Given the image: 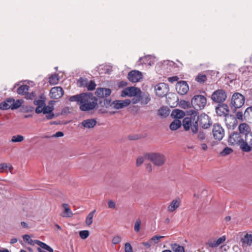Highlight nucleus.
I'll return each mask as SVG.
<instances>
[{
  "mask_svg": "<svg viewBox=\"0 0 252 252\" xmlns=\"http://www.w3.org/2000/svg\"><path fill=\"white\" fill-rule=\"evenodd\" d=\"M70 102H76L82 111H89L97 107V99L91 93H85L69 97Z\"/></svg>",
  "mask_w": 252,
  "mask_h": 252,
  "instance_id": "1",
  "label": "nucleus"
},
{
  "mask_svg": "<svg viewBox=\"0 0 252 252\" xmlns=\"http://www.w3.org/2000/svg\"><path fill=\"white\" fill-rule=\"evenodd\" d=\"M197 112L192 113L189 117H186L183 120V126L186 130L189 129L190 127L193 133H196L198 130Z\"/></svg>",
  "mask_w": 252,
  "mask_h": 252,
  "instance_id": "2",
  "label": "nucleus"
},
{
  "mask_svg": "<svg viewBox=\"0 0 252 252\" xmlns=\"http://www.w3.org/2000/svg\"><path fill=\"white\" fill-rule=\"evenodd\" d=\"M145 158L150 160L155 165L157 166L163 165L166 161L165 156L158 153H152L146 154Z\"/></svg>",
  "mask_w": 252,
  "mask_h": 252,
  "instance_id": "3",
  "label": "nucleus"
},
{
  "mask_svg": "<svg viewBox=\"0 0 252 252\" xmlns=\"http://www.w3.org/2000/svg\"><path fill=\"white\" fill-rule=\"evenodd\" d=\"M191 103L195 110H202L206 105L207 99L204 95H195L192 98Z\"/></svg>",
  "mask_w": 252,
  "mask_h": 252,
  "instance_id": "4",
  "label": "nucleus"
},
{
  "mask_svg": "<svg viewBox=\"0 0 252 252\" xmlns=\"http://www.w3.org/2000/svg\"><path fill=\"white\" fill-rule=\"evenodd\" d=\"M130 100L128 99L124 100H116L112 102L110 100L104 99V104L106 107L110 105L116 109H120L126 107L130 104Z\"/></svg>",
  "mask_w": 252,
  "mask_h": 252,
  "instance_id": "5",
  "label": "nucleus"
},
{
  "mask_svg": "<svg viewBox=\"0 0 252 252\" xmlns=\"http://www.w3.org/2000/svg\"><path fill=\"white\" fill-rule=\"evenodd\" d=\"M21 105V102L19 100L15 101L13 98H8L0 104V109L7 110L10 108L13 110L19 108Z\"/></svg>",
  "mask_w": 252,
  "mask_h": 252,
  "instance_id": "6",
  "label": "nucleus"
},
{
  "mask_svg": "<svg viewBox=\"0 0 252 252\" xmlns=\"http://www.w3.org/2000/svg\"><path fill=\"white\" fill-rule=\"evenodd\" d=\"M245 97L239 93H235L233 94L231 98V104L232 107H234V110L236 109L241 108L245 103Z\"/></svg>",
  "mask_w": 252,
  "mask_h": 252,
  "instance_id": "7",
  "label": "nucleus"
},
{
  "mask_svg": "<svg viewBox=\"0 0 252 252\" xmlns=\"http://www.w3.org/2000/svg\"><path fill=\"white\" fill-rule=\"evenodd\" d=\"M241 149L244 152H250L252 149V133L247 134L241 142Z\"/></svg>",
  "mask_w": 252,
  "mask_h": 252,
  "instance_id": "8",
  "label": "nucleus"
},
{
  "mask_svg": "<svg viewBox=\"0 0 252 252\" xmlns=\"http://www.w3.org/2000/svg\"><path fill=\"white\" fill-rule=\"evenodd\" d=\"M197 117L198 118V123H199L200 126L203 128H208L212 125L210 118L206 114L203 113L198 116L197 113Z\"/></svg>",
  "mask_w": 252,
  "mask_h": 252,
  "instance_id": "9",
  "label": "nucleus"
},
{
  "mask_svg": "<svg viewBox=\"0 0 252 252\" xmlns=\"http://www.w3.org/2000/svg\"><path fill=\"white\" fill-rule=\"evenodd\" d=\"M211 98L213 101L221 103L226 99V94L223 90H218L213 93Z\"/></svg>",
  "mask_w": 252,
  "mask_h": 252,
  "instance_id": "10",
  "label": "nucleus"
},
{
  "mask_svg": "<svg viewBox=\"0 0 252 252\" xmlns=\"http://www.w3.org/2000/svg\"><path fill=\"white\" fill-rule=\"evenodd\" d=\"M141 93V90L137 88L133 87H127L122 92L121 96L122 97L126 96H136L140 94Z\"/></svg>",
  "mask_w": 252,
  "mask_h": 252,
  "instance_id": "11",
  "label": "nucleus"
},
{
  "mask_svg": "<svg viewBox=\"0 0 252 252\" xmlns=\"http://www.w3.org/2000/svg\"><path fill=\"white\" fill-rule=\"evenodd\" d=\"M23 238L24 242L26 243H28L31 245H34L35 244H36L37 245L40 246L42 248L48 251L49 252H53V250L51 248H50L49 246H48L47 245H46V244H45L43 242H41L38 240L33 241L31 239V237H23Z\"/></svg>",
  "mask_w": 252,
  "mask_h": 252,
  "instance_id": "12",
  "label": "nucleus"
},
{
  "mask_svg": "<svg viewBox=\"0 0 252 252\" xmlns=\"http://www.w3.org/2000/svg\"><path fill=\"white\" fill-rule=\"evenodd\" d=\"M155 90L156 95L159 97H162L167 94L168 91V88L166 84L162 83L156 85Z\"/></svg>",
  "mask_w": 252,
  "mask_h": 252,
  "instance_id": "13",
  "label": "nucleus"
},
{
  "mask_svg": "<svg viewBox=\"0 0 252 252\" xmlns=\"http://www.w3.org/2000/svg\"><path fill=\"white\" fill-rule=\"evenodd\" d=\"M213 134L216 139L220 140L224 135V129L220 125H214L213 128Z\"/></svg>",
  "mask_w": 252,
  "mask_h": 252,
  "instance_id": "14",
  "label": "nucleus"
},
{
  "mask_svg": "<svg viewBox=\"0 0 252 252\" xmlns=\"http://www.w3.org/2000/svg\"><path fill=\"white\" fill-rule=\"evenodd\" d=\"M128 79L132 82H138L143 78L142 73L138 70H132L130 71L127 76Z\"/></svg>",
  "mask_w": 252,
  "mask_h": 252,
  "instance_id": "15",
  "label": "nucleus"
},
{
  "mask_svg": "<svg viewBox=\"0 0 252 252\" xmlns=\"http://www.w3.org/2000/svg\"><path fill=\"white\" fill-rule=\"evenodd\" d=\"M176 90L179 94L184 95L188 92L189 87L186 81H182L176 84Z\"/></svg>",
  "mask_w": 252,
  "mask_h": 252,
  "instance_id": "16",
  "label": "nucleus"
},
{
  "mask_svg": "<svg viewBox=\"0 0 252 252\" xmlns=\"http://www.w3.org/2000/svg\"><path fill=\"white\" fill-rule=\"evenodd\" d=\"M243 139L241 138L240 134L237 132H233L231 134L228 138V142L230 144H238L241 148V144Z\"/></svg>",
  "mask_w": 252,
  "mask_h": 252,
  "instance_id": "17",
  "label": "nucleus"
},
{
  "mask_svg": "<svg viewBox=\"0 0 252 252\" xmlns=\"http://www.w3.org/2000/svg\"><path fill=\"white\" fill-rule=\"evenodd\" d=\"M64 92L61 87H55L52 88L50 92V96L52 99H58L63 94Z\"/></svg>",
  "mask_w": 252,
  "mask_h": 252,
  "instance_id": "18",
  "label": "nucleus"
},
{
  "mask_svg": "<svg viewBox=\"0 0 252 252\" xmlns=\"http://www.w3.org/2000/svg\"><path fill=\"white\" fill-rule=\"evenodd\" d=\"M216 111L218 115L226 117L229 114L228 107L225 104L219 105V106L216 107Z\"/></svg>",
  "mask_w": 252,
  "mask_h": 252,
  "instance_id": "19",
  "label": "nucleus"
},
{
  "mask_svg": "<svg viewBox=\"0 0 252 252\" xmlns=\"http://www.w3.org/2000/svg\"><path fill=\"white\" fill-rule=\"evenodd\" d=\"M111 93V90L108 88H98L95 91V94L101 98L109 96Z\"/></svg>",
  "mask_w": 252,
  "mask_h": 252,
  "instance_id": "20",
  "label": "nucleus"
},
{
  "mask_svg": "<svg viewBox=\"0 0 252 252\" xmlns=\"http://www.w3.org/2000/svg\"><path fill=\"white\" fill-rule=\"evenodd\" d=\"M180 204L181 200L179 198L173 199L167 208L168 211L169 212H173L180 206Z\"/></svg>",
  "mask_w": 252,
  "mask_h": 252,
  "instance_id": "21",
  "label": "nucleus"
},
{
  "mask_svg": "<svg viewBox=\"0 0 252 252\" xmlns=\"http://www.w3.org/2000/svg\"><path fill=\"white\" fill-rule=\"evenodd\" d=\"M152 58L153 57L150 55H148L144 57H141L137 62V64L139 65L148 64L151 66L154 64V62L152 61Z\"/></svg>",
  "mask_w": 252,
  "mask_h": 252,
  "instance_id": "22",
  "label": "nucleus"
},
{
  "mask_svg": "<svg viewBox=\"0 0 252 252\" xmlns=\"http://www.w3.org/2000/svg\"><path fill=\"white\" fill-rule=\"evenodd\" d=\"M63 211L62 213V216L63 217L71 218L73 216V213L67 204L63 203L62 204Z\"/></svg>",
  "mask_w": 252,
  "mask_h": 252,
  "instance_id": "23",
  "label": "nucleus"
},
{
  "mask_svg": "<svg viewBox=\"0 0 252 252\" xmlns=\"http://www.w3.org/2000/svg\"><path fill=\"white\" fill-rule=\"evenodd\" d=\"M239 129L241 133L244 134L245 136L247 134H250L251 129L249 126L246 123L241 124L239 126Z\"/></svg>",
  "mask_w": 252,
  "mask_h": 252,
  "instance_id": "24",
  "label": "nucleus"
},
{
  "mask_svg": "<svg viewBox=\"0 0 252 252\" xmlns=\"http://www.w3.org/2000/svg\"><path fill=\"white\" fill-rule=\"evenodd\" d=\"M81 124L84 127L90 128L94 127L95 126L96 122L93 119H87L84 120Z\"/></svg>",
  "mask_w": 252,
  "mask_h": 252,
  "instance_id": "25",
  "label": "nucleus"
},
{
  "mask_svg": "<svg viewBox=\"0 0 252 252\" xmlns=\"http://www.w3.org/2000/svg\"><path fill=\"white\" fill-rule=\"evenodd\" d=\"M185 115V112L179 109H175L171 113V116L175 119L183 118Z\"/></svg>",
  "mask_w": 252,
  "mask_h": 252,
  "instance_id": "26",
  "label": "nucleus"
},
{
  "mask_svg": "<svg viewBox=\"0 0 252 252\" xmlns=\"http://www.w3.org/2000/svg\"><path fill=\"white\" fill-rule=\"evenodd\" d=\"M182 123L181 121L179 120L175 119L174 121L171 123L170 125V128L172 130H175L180 127Z\"/></svg>",
  "mask_w": 252,
  "mask_h": 252,
  "instance_id": "27",
  "label": "nucleus"
},
{
  "mask_svg": "<svg viewBox=\"0 0 252 252\" xmlns=\"http://www.w3.org/2000/svg\"><path fill=\"white\" fill-rule=\"evenodd\" d=\"M29 90V87L26 85H23L20 86L17 89V93L19 94H26Z\"/></svg>",
  "mask_w": 252,
  "mask_h": 252,
  "instance_id": "28",
  "label": "nucleus"
},
{
  "mask_svg": "<svg viewBox=\"0 0 252 252\" xmlns=\"http://www.w3.org/2000/svg\"><path fill=\"white\" fill-rule=\"evenodd\" d=\"M169 110L166 107H162L158 110V114L162 117L165 118L169 114Z\"/></svg>",
  "mask_w": 252,
  "mask_h": 252,
  "instance_id": "29",
  "label": "nucleus"
},
{
  "mask_svg": "<svg viewBox=\"0 0 252 252\" xmlns=\"http://www.w3.org/2000/svg\"><path fill=\"white\" fill-rule=\"evenodd\" d=\"M171 248L174 252H185V249L183 246L176 243L171 244Z\"/></svg>",
  "mask_w": 252,
  "mask_h": 252,
  "instance_id": "30",
  "label": "nucleus"
},
{
  "mask_svg": "<svg viewBox=\"0 0 252 252\" xmlns=\"http://www.w3.org/2000/svg\"><path fill=\"white\" fill-rule=\"evenodd\" d=\"M95 211L96 210H94L93 211L90 212L86 217L85 223L87 225L89 226L92 224L93 217Z\"/></svg>",
  "mask_w": 252,
  "mask_h": 252,
  "instance_id": "31",
  "label": "nucleus"
},
{
  "mask_svg": "<svg viewBox=\"0 0 252 252\" xmlns=\"http://www.w3.org/2000/svg\"><path fill=\"white\" fill-rule=\"evenodd\" d=\"M59 78L57 74L52 75L49 78V82L51 85H56L58 83Z\"/></svg>",
  "mask_w": 252,
  "mask_h": 252,
  "instance_id": "32",
  "label": "nucleus"
},
{
  "mask_svg": "<svg viewBox=\"0 0 252 252\" xmlns=\"http://www.w3.org/2000/svg\"><path fill=\"white\" fill-rule=\"evenodd\" d=\"M241 242L244 247L250 246L252 243V237H242Z\"/></svg>",
  "mask_w": 252,
  "mask_h": 252,
  "instance_id": "33",
  "label": "nucleus"
},
{
  "mask_svg": "<svg viewBox=\"0 0 252 252\" xmlns=\"http://www.w3.org/2000/svg\"><path fill=\"white\" fill-rule=\"evenodd\" d=\"M141 103L142 104H147L151 101L150 95L148 94H143L141 98Z\"/></svg>",
  "mask_w": 252,
  "mask_h": 252,
  "instance_id": "34",
  "label": "nucleus"
},
{
  "mask_svg": "<svg viewBox=\"0 0 252 252\" xmlns=\"http://www.w3.org/2000/svg\"><path fill=\"white\" fill-rule=\"evenodd\" d=\"M24 137L21 135H17L13 136L11 138V141L12 142H20L24 140Z\"/></svg>",
  "mask_w": 252,
  "mask_h": 252,
  "instance_id": "35",
  "label": "nucleus"
},
{
  "mask_svg": "<svg viewBox=\"0 0 252 252\" xmlns=\"http://www.w3.org/2000/svg\"><path fill=\"white\" fill-rule=\"evenodd\" d=\"M88 80L87 78H80L77 83L79 87H87L88 84Z\"/></svg>",
  "mask_w": 252,
  "mask_h": 252,
  "instance_id": "36",
  "label": "nucleus"
},
{
  "mask_svg": "<svg viewBox=\"0 0 252 252\" xmlns=\"http://www.w3.org/2000/svg\"><path fill=\"white\" fill-rule=\"evenodd\" d=\"M233 150L229 147H225L220 153L221 156H225L232 153Z\"/></svg>",
  "mask_w": 252,
  "mask_h": 252,
  "instance_id": "37",
  "label": "nucleus"
},
{
  "mask_svg": "<svg viewBox=\"0 0 252 252\" xmlns=\"http://www.w3.org/2000/svg\"><path fill=\"white\" fill-rule=\"evenodd\" d=\"M207 79L206 76L203 74H199L196 78L195 80L200 83H204Z\"/></svg>",
  "mask_w": 252,
  "mask_h": 252,
  "instance_id": "38",
  "label": "nucleus"
},
{
  "mask_svg": "<svg viewBox=\"0 0 252 252\" xmlns=\"http://www.w3.org/2000/svg\"><path fill=\"white\" fill-rule=\"evenodd\" d=\"M141 225V220L140 219H137L135 222L134 229L135 232H139L140 230Z\"/></svg>",
  "mask_w": 252,
  "mask_h": 252,
  "instance_id": "39",
  "label": "nucleus"
},
{
  "mask_svg": "<svg viewBox=\"0 0 252 252\" xmlns=\"http://www.w3.org/2000/svg\"><path fill=\"white\" fill-rule=\"evenodd\" d=\"M54 110V107L53 106H46V104H45V106L44 107L43 111L42 113L44 114H46V113H52Z\"/></svg>",
  "mask_w": 252,
  "mask_h": 252,
  "instance_id": "40",
  "label": "nucleus"
},
{
  "mask_svg": "<svg viewBox=\"0 0 252 252\" xmlns=\"http://www.w3.org/2000/svg\"><path fill=\"white\" fill-rule=\"evenodd\" d=\"M96 84L94 81L91 80L90 82H88V84L86 87L87 89L89 91H93L95 89Z\"/></svg>",
  "mask_w": 252,
  "mask_h": 252,
  "instance_id": "41",
  "label": "nucleus"
},
{
  "mask_svg": "<svg viewBox=\"0 0 252 252\" xmlns=\"http://www.w3.org/2000/svg\"><path fill=\"white\" fill-rule=\"evenodd\" d=\"M33 103L35 105H36L37 106H44L45 102V100L43 99H36L34 100Z\"/></svg>",
  "mask_w": 252,
  "mask_h": 252,
  "instance_id": "42",
  "label": "nucleus"
},
{
  "mask_svg": "<svg viewBox=\"0 0 252 252\" xmlns=\"http://www.w3.org/2000/svg\"><path fill=\"white\" fill-rule=\"evenodd\" d=\"M197 139L201 142L205 139V134L203 131H199L197 135Z\"/></svg>",
  "mask_w": 252,
  "mask_h": 252,
  "instance_id": "43",
  "label": "nucleus"
},
{
  "mask_svg": "<svg viewBox=\"0 0 252 252\" xmlns=\"http://www.w3.org/2000/svg\"><path fill=\"white\" fill-rule=\"evenodd\" d=\"M125 252H133L132 247L129 243L125 244Z\"/></svg>",
  "mask_w": 252,
  "mask_h": 252,
  "instance_id": "44",
  "label": "nucleus"
},
{
  "mask_svg": "<svg viewBox=\"0 0 252 252\" xmlns=\"http://www.w3.org/2000/svg\"><path fill=\"white\" fill-rule=\"evenodd\" d=\"M108 207L111 209H115L116 203L112 200H110L108 202Z\"/></svg>",
  "mask_w": 252,
  "mask_h": 252,
  "instance_id": "45",
  "label": "nucleus"
},
{
  "mask_svg": "<svg viewBox=\"0 0 252 252\" xmlns=\"http://www.w3.org/2000/svg\"><path fill=\"white\" fill-rule=\"evenodd\" d=\"M144 159L143 157H139L136 160V165L137 166H140L144 162Z\"/></svg>",
  "mask_w": 252,
  "mask_h": 252,
  "instance_id": "46",
  "label": "nucleus"
},
{
  "mask_svg": "<svg viewBox=\"0 0 252 252\" xmlns=\"http://www.w3.org/2000/svg\"><path fill=\"white\" fill-rule=\"evenodd\" d=\"M44 106L45 105L37 106L35 110V113L37 114H40L41 113H42V112L43 111V110L44 109Z\"/></svg>",
  "mask_w": 252,
  "mask_h": 252,
  "instance_id": "47",
  "label": "nucleus"
},
{
  "mask_svg": "<svg viewBox=\"0 0 252 252\" xmlns=\"http://www.w3.org/2000/svg\"><path fill=\"white\" fill-rule=\"evenodd\" d=\"M208 245H209V247L212 248L217 247L219 246V245L217 244L216 241H214L213 242L209 241L208 242Z\"/></svg>",
  "mask_w": 252,
  "mask_h": 252,
  "instance_id": "48",
  "label": "nucleus"
},
{
  "mask_svg": "<svg viewBox=\"0 0 252 252\" xmlns=\"http://www.w3.org/2000/svg\"><path fill=\"white\" fill-rule=\"evenodd\" d=\"M90 235L88 230H82L79 232V236H89Z\"/></svg>",
  "mask_w": 252,
  "mask_h": 252,
  "instance_id": "49",
  "label": "nucleus"
},
{
  "mask_svg": "<svg viewBox=\"0 0 252 252\" xmlns=\"http://www.w3.org/2000/svg\"><path fill=\"white\" fill-rule=\"evenodd\" d=\"M8 165L4 163L0 164V172H2L5 169L7 168Z\"/></svg>",
  "mask_w": 252,
  "mask_h": 252,
  "instance_id": "50",
  "label": "nucleus"
},
{
  "mask_svg": "<svg viewBox=\"0 0 252 252\" xmlns=\"http://www.w3.org/2000/svg\"><path fill=\"white\" fill-rule=\"evenodd\" d=\"M178 79L179 78L176 76L169 77L168 78V80L171 83H173L174 82L177 81Z\"/></svg>",
  "mask_w": 252,
  "mask_h": 252,
  "instance_id": "51",
  "label": "nucleus"
},
{
  "mask_svg": "<svg viewBox=\"0 0 252 252\" xmlns=\"http://www.w3.org/2000/svg\"><path fill=\"white\" fill-rule=\"evenodd\" d=\"M121 241V237H113V239H112V241L114 244H117L120 242Z\"/></svg>",
  "mask_w": 252,
  "mask_h": 252,
  "instance_id": "52",
  "label": "nucleus"
},
{
  "mask_svg": "<svg viewBox=\"0 0 252 252\" xmlns=\"http://www.w3.org/2000/svg\"><path fill=\"white\" fill-rule=\"evenodd\" d=\"M236 117L238 119L243 120V113L241 111H238L236 114Z\"/></svg>",
  "mask_w": 252,
  "mask_h": 252,
  "instance_id": "53",
  "label": "nucleus"
},
{
  "mask_svg": "<svg viewBox=\"0 0 252 252\" xmlns=\"http://www.w3.org/2000/svg\"><path fill=\"white\" fill-rule=\"evenodd\" d=\"M63 136V133L62 131H58L52 137H60Z\"/></svg>",
  "mask_w": 252,
  "mask_h": 252,
  "instance_id": "54",
  "label": "nucleus"
},
{
  "mask_svg": "<svg viewBox=\"0 0 252 252\" xmlns=\"http://www.w3.org/2000/svg\"><path fill=\"white\" fill-rule=\"evenodd\" d=\"M46 114H47L46 117L48 120L52 119L55 116V115L53 112L51 113H46Z\"/></svg>",
  "mask_w": 252,
  "mask_h": 252,
  "instance_id": "55",
  "label": "nucleus"
},
{
  "mask_svg": "<svg viewBox=\"0 0 252 252\" xmlns=\"http://www.w3.org/2000/svg\"><path fill=\"white\" fill-rule=\"evenodd\" d=\"M141 98L140 97H137L136 96V97H134L132 99V102L133 104H136L138 102H139Z\"/></svg>",
  "mask_w": 252,
  "mask_h": 252,
  "instance_id": "56",
  "label": "nucleus"
},
{
  "mask_svg": "<svg viewBox=\"0 0 252 252\" xmlns=\"http://www.w3.org/2000/svg\"><path fill=\"white\" fill-rule=\"evenodd\" d=\"M225 237H220L217 240H216L217 244L219 245L221 244L222 242L225 241Z\"/></svg>",
  "mask_w": 252,
  "mask_h": 252,
  "instance_id": "57",
  "label": "nucleus"
},
{
  "mask_svg": "<svg viewBox=\"0 0 252 252\" xmlns=\"http://www.w3.org/2000/svg\"><path fill=\"white\" fill-rule=\"evenodd\" d=\"M242 236H252V232L251 233H248V232H243L242 234Z\"/></svg>",
  "mask_w": 252,
  "mask_h": 252,
  "instance_id": "58",
  "label": "nucleus"
},
{
  "mask_svg": "<svg viewBox=\"0 0 252 252\" xmlns=\"http://www.w3.org/2000/svg\"><path fill=\"white\" fill-rule=\"evenodd\" d=\"M21 225L23 228H27L29 227L28 224L24 221H22L21 222Z\"/></svg>",
  "mask_w": 252,
  "mask_h": 252,
  "instance_id": "59",
  "label": "nucleus"
},
{
  "mask_svg": "<svg viewBox=\"0 0 252 252\" xmlns=\"http://www.w3.org/2000/svg\"><path fill=\"white\" fill-rule=\"evenodd\" d=\"M201 148L203 150H206L207 149V145L205 144V143H202L201 144Z\"/></svg>",
  "mask_w": 252,
  "mask_h": 252,
  "instance_id": "60",
  "label": "nucleus"
},
{
  "mask_svg": "<svg viewBox=\"0 0 252 252\" xmlns=\"http://www.w3.org/2000/svg\"><path fill=\"white\" fill-rule=\"evenodd\" d=\"M34 96V94L32 93L27 95V97L30 99H32Z\"/></svg>",
  "mask_w": 252,
  "mask_h": 252,
  "instance_id": "61",
  "label": "nucleus"
},
{
  "mask_svg": "<svg viewBox=\"0 0 252 252\" xmlns=\"http://www.w3.org/2000/svg\"><path fill=\"white\" fill-rule=\"evenodd\" d=\"M0 252H10L8 250L4 248L0 249Z\"/></svg>",
  "mask_w": 252,
  "mask_h": 252,
  "instance_id": "62",
  "label": "nucleus"
},
{
  "mask_svg": "<svg viewBox=\"0 0 252 252\" xmlns=\"http://www.w3.org/2000/svg\"><path fill=\"white\" fill-rule=\"evenodd\" d=\"M161 237H152V239H151V241H155V240H159L160 239V238H161Z\"/></svg>",
  "mask_w": 252,
  "mask_h": 252,
  "instance_id": "63",
  "label": "nucleus"
},
{
  "mask_svg": "<svg viewBox=\"0 0 252 252\" xmlns=\"http://www.w3.org/2000/svg\"><path fill=\"white\" fill-rule=\"evenodd\" d=\"M143 245L147 247H150L151 246V244L148 242H144L143 243Z\"/></svg>",
  "mask_w": 252,
  "mask_h": 252,
  "instance_id": "64",
  "label": "nucleus"
}]
</instances>
